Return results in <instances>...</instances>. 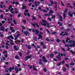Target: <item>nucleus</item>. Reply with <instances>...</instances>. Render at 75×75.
Masks as SVG:
<instances>
[{
	"mask_svg": "<svg viewBox=\"0 0 75 75\" xmlns=\"http://www.w3.org/2000/svg\"><path fill=\"white\" fill-rule=\"evenodd\" d=\"M56 34V32H54L52 33V34Z\"/></svg>",
	"mask_w": 75,
	"mask_h": 75,
	"instance_id": "nucleus-64",
	"label": "nucleus"
},
{
	"mask_svg": "<svg viewBox=\"0 0 75 75\" xmlns=\"http://www.w3.org/2000/svg\"><path fill=\"white\" fill-rule=\"evenodd\" d=\"M61 4L62 6H64V4H63V3H62V2L61 1Z\"/></svg>",
	"mask_w": 75,
	"mask_h": 75,
	"instance_id": "nucleus-49",
	"label": "nucleus"
},
{
	"mask_svg": "<svg viewBox=\"0 0 75 75\" xmlns=\"http://www.w3.org/2000/svg\"><path fill=\"white\" fill-rule=\"evenodd\" d=\"M31 57H32L31 55H30L27 56L25 58V61H27L28 60L27 59H28V58H31Z\"/></svg>",
	"mask_w": 75,
	"mask_h": 75,
	"instance_id": "nucleus-8",
	"label": "nucleus"
},
{
	"mask_svg": "<svg viewBox=\"0 0 75 75\" xmlns=\"http://www.w3.org/2000/svg\"><path fill=\"white\" fill-rule=\"evenodd\" d=\"M15 58L16 59H19V57L17 55L15 56Z\"/></svg>",
	"mask_w": 75,
	"mask_h": 75,
	"instance_id": "nucleus-27",
	"label": "nucleus"
},
{
	"mask_svg": "<svg viewBox=\"0 0 75 75\" xmlns=\"http://www.w3.org/2000/svg\"><path fill=\"white\" fill-rule=\"evenodd\" d=\"M69 40H70V39L69 38H67L66 41V42H68V41H69Z\"/></svg>",
	"mask_w": 75,
	"mask_h": 75,
	"instance_id": "nucleus-31",
	"label": "nucleus"
},
{
	"mask_svg": "<svg viewBox=\"0 0 75 75\" xmlns=\"http://www.w3.org/2000/svg\"><path fill=\"white\" fill-rule=\"evenodd\" d=\"M47 20H49V21H51L52 20H51V19L50 18H47Z\"/></svg>",
	"mask_w": 75,
	"mask_h": 75,
	"instance_id": "nucleus-34",
	"label": "nucleus"
},
{
	"mask_svg": "<svg viewBox=\"0 0 75 75\" xmlns=\"http://www.w3.org/2000/svg\"><path fill=\"white\" fill-rule=\"evenodd\" d=\"M13 48H14V50H16V51H18V48H17L16 47V46H13Z\"/></svg>",
	"mask_w": 75,
	"mask_h": 75,
	"instance_id": "nucleus-20",
	"label": "nucleus"
},
{
	"mask_svg": "<svg viewBox=\"0 0 75 75\" xmlns=\"http://www.w3.org/2000/svg\"><path fill=\"white\" fill-rule=\"evenodd\" d=\"M68 11V9H66L65 10V11H64V13H66Z\"/></svg>",
	"mask_w": 75,
	"mask_h": 75,
	"instance_id": "nucleus-40",
	"label": "nucleus"
},
{
	"mask_svg": "<svg viewBox=\"0 0 75 75\" xmlns=\"http://www.w3.org/2000/svg\"><path fill=\"white\" fill-rule=\"evenodd\" d=\"M54 57V54H50V57Z\"/></svg>",
	"mask_w": 75,
	"mask_h": 75,
	"instance_id": "nucleus-47",
	"label": "nucleus"
},
{
	"mask_svg": "<svg viewBox=\"0 0 75 75\" xmlns=\"http://www.w3.org/2000/svg\"><path fill=\"white\" fill-rule=\"evenodd\" d=\"M42 11H43V12H45L46 13H47V11H46L45 10H42Z\"/></svg>",
	"mask_w": 75,
	"mask_h": 75,
	"instance_id": "nucleus-48",
	"label": "nucleus"
},
{
	"mask_svg": "<svg viewBox=\"0 0 75 75\" xmlns=\"http://www.w3.org/2000/svg\"><path fill=\"white\" fill-rule=\"evenodd\" d=\"M12 8V6H11V5H10L9 6V8H8V10H11V11H10V12H11V13H14V11H13V8Z\"/></svg>",
	"mask_w": 75,
	"mask_h": 75,
	"instance_id": "nucleus-3",
	"label": "nucleus"
},
{
	"mask_svg": "<svg viewBox=\"0 0 75 75\" xmlns=\"http://www.w3.org/2000/svg\"><path fill=\"white\" fill-rule=\"evenodd\" d=\"M39 64L42 65V62L41 61V60H40V61L39 62Z\"/></svg>",
	"mask_w": 75,
	"mask_h": 75,
	"instance_id": "nucleus-36",
	"label": "nucleus"
},
{
	"mask_svg": "<svg viewBox=\"0 0 75 75\" xmlns=\"http://www.w3.org/2000/svg\"><path fill=\"white\" fill-rule=\"evenodd\" d=\"M61 63H59L58 64V66H60L61 65Z\"/></svg>",
	"mask_w": 75,
	"mask_h": 75,
	"instance_id": "nucleus-59",
	"label": "nucleus"
},
{
	"mask_svg": "<svg viewBox=\"0 0 75 75\" xmlns=\"http://www.w3.org/2000/svg\"><path fill=\"white\" fill-rule=\"evenodd\" d=\"M42 59H43V62H47V59H45V57H43L42 58Z\"/></svg>",
	"mask_w": 75,
	"mask_h": 75,
	"instance_id": "nucleus-10",
	"label": "nucleus"
},
{
	"mask_svg": "<svg viewBox=\"0 0 75 75\" xmlns=\"http://www.w3.org/2000/svg\"><path fill=\"white\" fill-rule=\"evenodd\" d=\"M28 47L29 49H30L31 48V47L30 46H28Z\"/></svg>",
	"mask_w": 75,
	"mask_h": 75,
	"instance_id": "nucleus-63",
	"label": "nucleus"
},
{
	"mask_svg": "<svg viewBox=\"0 0 75 75\" xmlns=\"http://www.w3.org/2000/svg\"><path fill=\"white\" fill-rule=\"evenodd\" d=\"M42 33L41 32L40 33V34L38 35V36L39 37L38 38V40L40 39V38H42V35H42Z\"/></svg>",
	"mask_w": 75,
	"mask_h": 75,
	"instance_id": "nucleus-5",
	"label": "nucleus"
},
{
	"mask_svg": "<svg viewBox=\"0 0 75 75\" xmlns=\"http://www.w3.org/2000/svg\"><path fill=\"white\" fill-rule=\"evenodd\" d=\"M46 31L47 32V33H48L49 34H50V31H48V29H46Z\"/></svg>",
	"mask_w": 75,
	"mask_h": 75,
	"instance_id": "nucleus-46",
	"label": "nucleus"
},
{
	"mask_svg": "<svg viewBox=\"0 0 75 75\" xmlns=\"http://www.w3.org/2000/svg\"><path fill=\"white\" fill-rule=\"evenodd\" d=\"M32 17L33 20H36V18H35V17L33 16H32Z\"/></svg>",
	"mask_w": 75,
	"mask_h": 75,
	"instance_id": "nucleus-32",
	"label": "nucleus"
},
{
	"mask_svg": "<svg viewBox=\"0 0 75 75\" xmlns=\"http://www.w3.org/2000/svg\"><path fill=\"white\" fill-rule=\"evenodd\" d=\"M34 40L35 41H36L37 40V38H36V37H35L34 38Z\"/></svg>",
	"mask_w": 75,
	"mask_h": 75,
	"instance_id": "nucleus-53",
	"label": "nucleus"
},
{
	"mask_svg": "<svg viewBox=\"0 0 75 75\" xmlns=\"http://www.w3.org/2000/svg\"><path fill=\"white\" fill-rule=\"evenodd\" d=\"M25 1H29V2H34V0H25Z\"/></svg>",
	"mask_w": 75,
	"mask_h": 75,
	"instance_id": "nucleus-19",
	"label": "nucleus"
},
{
	"mask_svg": "<svg viewBox=\"0 0 75 75\" xmlns=\"http://www.w3.org/2000/svg\"><path fill=\"white\" fill-rule=\"evenodd\" d=\"M63 54H64V57H67V56H66V53H65V52H63Z\"/></svg>",
	"mask_w": 75,
	"mask_h": 75,
	"instance_id": "nucleus-52",
	"label": "nucleus"
},
{
	"mask_svg": "<svg viewBox=\"0 0 75 75\" xmlns=\"http://www.w3.org/2000/svg\"><path fill=\"white\" fill-rule=\"evenodd\" d=\"M15 42H16V43H17V42H18V43L20 42L21 41L20 40H18V41H15Z\"/></svg>",
	"mask_w": 75,
	"mask_h": 75,
	"instance_id": "nucleus-42",
	"label": "nucleus"
},
{
	"mask_svg": "<svg viewBox=\"0 0 75 75\" xmlns=\"http://www.w3.org/2000/svg\"><path fill=\"white\" fill-rule=\"evenodd\" d=\"M50 2L52 4H54V2L53 1L50 0Z\"/></svg>",
	"mask_w": 75,
	"mask_h": 75,
	"instance_id": "nucleus-37",
	"label": "nucleus"
},
{
	"mask_svg": "<svg viewBox=\"0 0 75 75\" xmlns=\"http://www.w3.org/2000/svg\"><path fill=\"white\" fill-rule=\"evenodd\" d=\"M63 34H64V32H62L60 34V35H61V36L63 35V36H64L65 35H68V34L67 33V32H65V33L63 35Z\"/></svg>",
	"mask_w": 75,
	"mask_h": 75,
	"instance_id": "nucleus-4",
	"label": "nucleus"
},
{
	"mask_svg": "<svg viewBox=\"0 0 75 75\" xmlns=\"http://www.w3.org/2000/svg\"><path fill=\"white\" fill-rule=\"evenodd\" d=\"M33 68L34 70L35 71H37V69H36V68H35V66H34L33 67Z\"/></svg>",
	"mask_w": 75,
	"mask_h": 75,
	"instance_id": "nucleus-30",
	"label": "nucleus"
},
{
	"mask_svg": "<svg viewBox=\"0 0 75 75\" xmlns=\"http://www.w3.org/2000/svg\"><path fill=\"white\" fill-rule=\"evenodd\" d=\"M28 10H26L24 12V15L25 16H26L27 15V13H27L28 12Z\"/></svg>",
	"mask_w": 75,
	"mask_h": 75,
	"instance_id": "nucleus-17",
	"label": "nucleus"
},
{
	"mask_svg": "<svg viewBox=\"0 0 75 75\" xmlns=\"http://www.w3.org/2000/svg\"><path fill=\"white\" fill-rule=\"evenodd\" d=\"M69 15L70 16V17H72L73 16V15L71 14V13L70 12L69 13Z\"/></svg>",
	"mask_w": 75,
	"mask_h": 75,
	"instance_id": "nucleus-23",
	"label": "nucleus"
},
{
	"mask_svg": "<svg viewBox=\"0 0 75 75\" xmlns=\"http://www.w3.org/2000/svg\"><path fill=\"white\" fill-rule=\"evenodd\" d=\"M35 32L37 34H38V33H39V31H38V30H37V29H35Z\"/></svg>",
	"mask_w": 75,
	"mask_h": 75,
	"instance_id": "nucleus-33",
	"label": "nucleus"
},
{
	"mask_svg": "<svg viewBox=\"0 0 75 75\" xmlns=\"http://www.w3.org/2000/svg\"><path fill=\"white\" fill-rule=\"evenodd\" d=\"M61 56V54H60V52L58 53V55L57 57V58L59 59V58Z\"/></svg>",
	"mask_w": 75,
	"mask_h": 75,
	"instance_id": "nucleus-21",
	"label": "nucleus"
},
{
	"mask_svg": "<svg viewBox=\"0 0 75 75\" xmlns=\"http://www.w3.org/2000/svg\"><path fill=\"white\" fill-rule=\"evenodd\" d=\"M14 67H10L9 69V70L10 71V72H11V71L12 70H14Z\"/></svg>",
	"mask_w": 75,
	"mask_h": 75,
	"instance_id": "nucleus-9",
	"label": "nucleus"
},
{
	"mask_svg": "<svg viewBox=\"0 0 75 75\" xmlns=\"http://www.w3.org/2000/svg\"><path fill=\"white\" fill-rule=\"evenodd\" d=\"M26 6H23L22 7V10H24V9H26Z\"/></svg>",
	"mask_w": 75,
	"mask_h": 75,
	"instance_id": "nucleus-24",
	"label": "nucleus"
},
{
	"mask_svg": "<svg viewBox=\"0 0 75 75\" xmlns=\"http://www.w3.org/2000/svg\"><path fill=\"white\" fill-rule=\"evenodd\" d=\"M55 18V15H54L53 16H52V19H53L54 18Z\"/></svg>",
	"mask_w": 75,
	"mask_h": 75,
	"instance_id": "nucleus-29",
	"label": "nucleus"
},
{
	"mask_svg": "<svg viewBox=\"0 0 75 75\" xmlns=\"http://www.w3.org/2000/svg\"><path fill=\"white\" fill-rule=\"evenodd\" d=\"M19 54L20 56H22V53L21 52H19Z\"/></svg>",
	"mask_w": 75,
	"mask_h": 75,
	"instance_id": "nucleus-45",
	"label": "nucleus"
},
{
	"mask_svg": "<svg viewBox=\"0 0 75 75\" xmlns=\"http://www.w3.org/2000/svg\"><path fill=\"white\" fill-rule=\"evenodd\" d=\"M43 70L45 71V72H46V71H47V70L46 69H45V68L43 69Z\"/></svg>",
	"mask_w": 75,
	"mask_h": 75,
	"instance_id": "nucleus-58",
	"label": "nucleus"
},
{
	"mask_svg": "<svg viewBox=\"0 0 75 75\" xmlns=\"http://www.w3.org/2000/svg\"><path fill=\"white\" fill-rule=\"evenodd\" d=\"M8 69H6V70L5 72H8Z\"/></svg>",
	"mask_w": 75,
	"mask_h": 75,
	"instance_id": "nucleus-54",
	"label": "nucleus"
},
{
	"mask_svg": "<svg viewBox=\"0 0 75 75\" xmlns=\"http://www.w3.org/2000/svg\"><path fill=\"white\" fill-rule=\"evenodd\" d=\"M12 4H19V3L18 2H12Z\"/></svg>",
	"mask_w": 75,
	"mask_h": 75,
	"instance_id": "nucleus-12",
	"label": "nucleus"
},
{
	"mask_svg": "<svg viewBox=\"0 0 75 75\" xmlns=\"http://www.w3.org/2000/svg\"><path fill=\"white\" fill-rule=\"evenodd\" d=\"M2 48H4L5 47V46H4V45H2Z\"/></svg>",
	"mask_w": 75,
	"mask_h": 75,
	"instance_id": "nucleus-60",
	"label": "nucleus"
},
{
	"mask_svg": "<svg viewBox=\"0 0 75 75\" xmlns=\"http://www.w3.org/2000/svg\"><path fill=\"white\" fill-rule=\"evenodd\" d=\"M9 40L11 41V43H12V42H13V40H12L11 39H9Z\"/></svg>",
	"mask_w": 75,
	"mask_h": 75,
	"instance_id": "nucleus-44",
	"label": "nucleus"
},
{
	"mask_svg": "<svg viewBox=\"0 0 75 75\" xmlns=\"http://www.w3.org/2000/svg\"><path fill=\"white\" fill-rule=\"evenodd\" d=\"M49 14L47 13H45V16H50V14H52V13H53V11L52 10H50L49 12Z\"/></svg>",
	"mask_w": 75,
	"mask_h": 75,
	"instance_id": "nucleus-2",
	"label": "nucleus"
},
{
	"mask_svg": "<svg viewBox=\"0 0 75 75\" xmlns=\"http://www.w3.org/2000/svg\"><path fill=\"white\" fill-rule=\"evenodd\" d=\"M57 5H56L54 6L55 10H57Z\"/></svg>",
	"mask_w": 75,
	"mask_h": 75,
	"instance_id": "nucleus-38",
	"label": "nucleus"
},
{
	"mask_svg": "<svg viewBox=\"0 0 75 75\" xmlns=\"http://www.w3.org/2000/svg\"><path fill=\"white\" fill-rule=\"evenodd\" d=\"M23 22L24 23H26V21L25 20H23Z\"/></svg>",
	"mask_w": 75,
	"mask_h": 75,
	"instance_id": "nucleus-50",
	"label": "nucleus"
},
{
	"mask_svg": "<svg viewBox=\"0 0 75 75\" xmlns=\"http://www.w3.org/2000/svg\"><path fill=\"white\" fill-rule=\"evenodd\" d=\"M40 44L41 45H44V43L42 42H40Z\"/></svg>",
	"mask_w": 75,
	"mask_h": 75,
	"instance_id": "nucleus-41",
	"label": "nucleus"
},
{
	"mask_svg": "<svg viewBox=\"0 0 75 75\" xmlns=\"http://www.w3.org/2000/svg\"><path fill=\"white\" fill-rule=\"evenodd\" d=\"M57 42H60V40L59 39H57V40H56Z\"/></svg>",
	"mask_w": 75,
	"mask_h": 75,
	"instance_id": "nucleus-55",
	"label": "nucleus"
},
{
	"mask_svg": "<svg viewBox=\"0 0 75 75\" xmlns=\"http://www.w3.org/2000/svg\"><path fill=\"white\" fill-rule=\"evenodd\" d=\"M35 3L36 6H38V4H39L40 3V2H35Z\"/></svg>",
	"mask_w": 75,
	"mask_h": 75,
	"instance_id": "nucleus-15",
	"label": "nucleus"
},
{
	"mask_svg": "<svg viewBox=\"0 0 75 75\" xmlns=\"http://www.w3.org/2000/svg\"><path fill=\"white\" fill-rule=\"evenodd\" d=\"M74 65V63H70V65Z\"/></svg>",
	"mask_w": 75,
	"mask_h": 75,
	"instance_id": "nucleus-61",
	"label": "nucleus"
},
{
	"mask_svg": "<svg viewBox=\"0 0 75 75\" xmlns=\"http://www.w3.org/2000/svg\"><path fill=\"white\" fill-rule=\"evenodd\" d=\"M28 67H29V68L30 69H31L32 68H33V66L30 65H28Z\"/></svg>",
	"mask_w": 75,
	"mask_h": 75,
	"instance_id": "nucleus-35",
	"label": "nucleus"
},
{
	"mask_svg": "<svg viewBox=\"0 0 75 75\" xmlns=\"http://www.w3.org/2000/svg\"><path fill=\"white\" fill-rule=\"evenodd\" d=\"M65 17H66V15L65 13H64L63 15V17L64 18H65Z\"/></svg>",
	"mask_w": 75,
	"mask_h": 75,
	"instance_id": "nucleus-51",
	"label": "nucleus"
},
{
	"mask_svg": "<svg viewBox=\"0 0 75 75\" xmlns=\"http://www.w3.org/2000/svg\"><path fill=\"white\" fill-rule=\"evenodd\" d=\"M15 70L16 71V73L17 74L18 71V69H17V66H16L15 67Z\"/></svg>",
	"mask_w": 75,
	"mask_h": 75,
	"instance_id": "nucleus-11",
	"label": "nucleus"
},
{
	"mask_svg": "<svg viewBox=\"0 0 75 75\" xmlns=\"http://www.w3.org/2000/svg\"><path fill=\"white\" fill-rule=\"evenodd\" d=\"M42 22L41 23V25H44V26H47V28H50V26L49 25V23H47L46 21L45 20H42Z\"/></svg>",
	"mask_w": 75,
	"mask_h": 75,
	"instance_id": "nucleus-1",
	"label": "nucleus"
},
{
	"mask_svg": "<svg viewBox=\"0 0 75 75\" xmlns=\"http://www.w3.org/2000/svg\"><path fill=\"white\" fill-rule=\"evenodd\" d=\"M58 24H59L60 26H62V23H60V22H58Z\"/></svg>",
	"mask_w": 75,
	"mask_h": 75,
	"instance_id": "nucleus-28",
	"label": "nucleus"
},
{
	"mask_svg": "<svg viewBox=\"0 0 75 75\" xmlns=\"http://www.w3.org/2000/svg\"><path fill=\"white\" fill-rule=\"evenodd\" d=\"M13 22L15 24H17V23H16V21L15 20H13Z\"/></svg>",
	"mask_w": 75,
	"mask_h": 75,
	"instance_id": "nucleus-39",
	"label": "nucleus"
},
{
	"mask_svg": "<svg viewBox=\"0 0 75 75\" xmlns=\"http://www.w3.org/2000/svg\"><path fill=\"white\" fill-rule=\"evenodd\" d=\"M3 53H4V54H6V53H7V51H4L3 52Z\"/></svg>",
	"mask_w": 75,
	"mask_h": 75,
	"instance_id": "nucleus-62",
	"label": "nucleus"
},
{
	"mask_svg": "<svg viewBox=\"0 0 75 75\" xmlns=\"http://www.w3.org/2000/svg\"><path fill=\"white\" fill-rule=\"evenodd\" d=\"M19 35H20V34H18L17 35H14V37H15L14 40H17V38L19 37Z\"/></svg>",
	"mask_w": 75,
	"mask_h": 75,
	"instance_id": "nucleus-7",
	"label": "nucleus"
},
{
	"mask_svg": "<svg viewBox=\"0 0 75 75\" xmlns=\"http://www.w3.org/2000/svg\"><path fill=\"white\" fill-rule=\"evenodd\" d=\"M66 70H67V69L65 68L63 69V71L64 72H65V71H66Z\"/></svg>",
	"mask_w": 75,
	"mask_h": 75,
	"instance_id": "nucleus-43",
	"label": "nucleus"
},
{
	"mask_svg": "<svg viewBox=\"0 0 75 75\" xmlns=\"http://www.w3.org/2000/svg\"><path fill=\"white\" fill-rule=\"evenodd\" d=\"M10 29L11 30L12 32H13V33H14V32H15V30L13 29V27H11Z\"/></svg>",
	"mask_w": 75,
	"mask_h": 75,
	"instance_id": "nucleus-13",
	"label": "nucleus"
},
{
	"mask_svg": "<svg viewBox=\"0 0 75 75\" xmlns=\"http://www.w3.org/2000/svg\"><path fill=\"white\" fill-rule=\"evenodd\" d=\"M1 29L2 31H3V30H4V27L3 26H2L1 28Z\"/></svg>",
	"mask_w": 75,
	"mask_h": 75,
	"instance_id": "nucleus-26",
	"label": "nucleus"
},
{
	"mask_svg": "<svg viewBox=\"0 0 75 75\" xmlns=\"http://www.w3.org/2000/svg\"><path fill=\"white\" fill-rule=\"evenodd\" d=\"M32 32H33V33H34V32H35V29H34L33 28L32 29Z\"/></svg>",
	"mask_w": 75,
	"mask_h": 75,
	"instance_id": "nucleus-56",
	"label": "nucleus"
},
{
	"mask_svg": "<svg viewBox=\"0 0 75 75\" xmlns=\"http://www.w3.org/2000/svg\"><path fill=\"white\" fill-rule=\"evenodd\" d=\"M70 52H72V54H75V52H73V51H72V50H70Z\"/></svg>",
	"mask_w": 75,
	"mask_h": 75,
	"instance_id": "nucleus-25",
	"label": "nucleus"
},
{
	"mask_svg": "<svg viewBox=\"0 0 75 75\" xmlns=\"http://www.w3.org/2000/svg\"><path fill=\"white\" fill-rule=\"evenodd\" d=\"M62 50L63 51H65V50L64 48H62Z\"/></svg>",
	"mask_w": 75,
	"mask_h": 75,
	"instance_id": "nucleus-57",
	"label": "nucleus"
},
{
	"mask_svg": "<svg viewBox=\"0 0 75 75\" xmlns=\"http://www.w3.org/2000/svg\"><path fill=\"white\" fill-rule=\"evenodd\" d=\"M74 41H73V40H69L68 41V43L69 44H71V43H73V44L74 43Z\"/></svg>",
	"mask_w": 75,
	"mask_h": 75,
	"instance_id": "nucleus-16",
	"label": "nucleus"
},
{
	"mask_svg": "<svg viewBox=\"0 0 75 75\" xmlns=\"http://www.w3.org/2000/svg\"><path fill=\"white\" fill-rule=\"evenodd\" d=\"M14 9L15 10V13H16V14H17V13H18V11H17V9L16 8H15Z\"/></svg>",
	"mask_w": 75,
	"mask_h": 75,
	"instance_id": "nucleus-22",
	"label": "nucleus"
},
{
	"mask_svg": "<svg viewBox=\"0 0 75 75\" xmlns=\"http://www.w3.org/2000/svg\"><path fill=\"white\" fill-rule=\"evenodd\" d=\"M23 33L25 34V35H26V36L28 34V33L27 31L23 32Z\"/></svg>",
	"mask_w": 75,
	"mask_h": 75,
	"instance_id": "nucleus-18",
	"label": "nucleus"
},
{
	"mask_svg": "<svg viewBox=\"0 0 75 75\" xmlns=\"http://www.w3.org/2000/svg\"><path fill=\"white\" fill-rule=\"evenodd\" d=\"M59 20L60 21H62V17L61 16H59Z\"/></svg>",
	"mask_w": 75,
	"mask_h": 75,
	"instance_id": "nucleus-14",
	"label": "nucleus"
},
{
	"mask_svg": "<svg viewBox=\"0 0 75 75\" xmlns=\"http://www.w3.org/2000/svg\"><path fill=\"white\" fill-rule=\"evenodd\" d=\"M7 38L8 39H10V38H11V39H12L13 40L14 39V37L13 36V35H11L10 36H9L7 37Z\"/></svg>",
	"mask_w": 75,
	"mask_h": 75,
	"instance_id": "nucleus-6",
	"label": "nucleus"
}]
</instances>
